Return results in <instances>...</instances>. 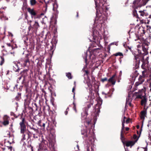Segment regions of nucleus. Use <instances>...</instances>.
Masks as SVG:
<instances>
[{
  "label": "nucleus",
  "mask_w": 151,
  "mask_h": 151,
  "mask_svg": "<svg viewBox=\"0 0 151 151\" xmlns=\"http://www.w3.org/2000/svg\"><path fill=\"white\" fill-rule=\"evenodd\" d=\"M31 129L33 130L35 132L37 133L38 132V130L37 129H36L35 128H34L33 127H32L31 128Z\"/></svg>",
  "instance_id": "31"
},
{
  "label": "nucleus",
  "mask_w": 151,
  "mask_h": 151,
  "mask_svg": "<svg viewBox=\"0 0 151 151\" xmlns=\"http://www.w3.org/2000/svg\"><path fill=\"white\" fill-rule=\"evenodd\" d=\"M135 142L133 141H129L126 142V145L127 147L131 146V147L134 145Z\"/></svg>",
  "instance_id": "9"
},
{
  "label": "nucleus",
  "mask_w": 151,
  "mask_h": 151,
  "mask_svg": "<svg viewBox=\"0 0 151 151\" xmlns=\"http://www.w3.org/2000/svg\"><path fill=\"white\" fill-rule=\"evenodd\" d=\"M45 123H43V124H42V126L44 127H45Z\"/></svg>",
  "instance_id": "47"
},
{
  "label": "nucleus",
  "mask_w": 151,
  "mask_h": 151,
  "mask_svg": "<svg viewBox=\"0 0 151 151\" xmlns=\"http://www.w3.org/2000/svg\"><path fill=\"white\" fill-rule=\"evenodd\" d=\"M27 10L32 15L35 16L36 15V13L33 9H30L29 8H28Z\"/></svg>",
  "instance_id": "8"
},
{
  "label": "nucleus",
  "mask_w": 151,
  "mask_h": 151,
  "mask_svg": "<svg viewBox=\"0 0 151 151\" xmlns=\"http://www.w3.org/2000/svg\"><path fill=\"white\" fill-rule=\"evenodd\" d=\"M83 130L81 131V134H82L84 135L86 137H90L89 134L88 135H87V133L86 132H85V133H83Z\"/></svg>",
  "instance_id": "23"
},
{
  "label": "nucleus",
  "mask_w": 151,
  "mask_h": 151,
  "mask_svg": "<svg viewBox=\"0 0 151 151\" xmlns=\"http://www.w3.org/2000/svg\"><path fill=\"white\" fill-rule=\"evenodd\" d=\"M150 91H151V88L150 89Z\"/></svg>",
  "instance_id": "64"
},
{
  "label": "nucleus",
  "mask_w": 151,
  "mask_h": 151,
  "mask_svg": "<svg viewBox=\"0 0 151 151\" xmlns=\"http://www.w3.org/2000/svg\"><path fill=\"white\" fill-rule=\"evenodd\" d=\"M144 78H143L142 75L140 76L138 78V81H140V83H142L144 82V80L143 79Z\"/></svg>",
  "instance_id": "17"
},
{
  "label": "nucleus",
  "mask_w": 151,
  "mask_h": 151,
  "mask_svg": "<svg viewBox=\"0 0 151 151\" xmlns=\"http://www.w3.org/2000/svg\"><path fill=\"white\" fill-rule=\"evenodd\" d=\"M123 55L122 53L120 52L116 53L115 54V56H123Z\"/></svg>",
  "instance_id": "24"
},
{
  "label": "nucleus",
  "mask_w": 151,
  "mask_h": 151,
  "mask_svg": "<svg viewBox=\"0 0 151 151\" xmlns=\"http://www.w3.org/2000/svg\"><path fill=\"white\" fill-rule=\"evenodd\" d=\"M29 2L31 6H34L37 3L36 0H30Z\"/></svg>",
  "instance_id": "18"
},
{
  "label": "nucleus",
  "mask_w": 151,
  "mask_h": 151,
  "mask_svg": "<svg viewBox=\"0 0 151 151\" xmlns=\"http://www.w3.org/2000/svg\"><path fill=\"white\" fill-rule=\"evenodd\" d=\"M142 83H140V81H138L136 83L135 85L136 86H137L141 84Z\"/></svg>",
  "instance_id": "35"
},
{
  "label": "nucleus",
  "mask_w": 151,
  "mask_h": 151,
  "mask_svg": "<svg viewBox=\"0 0 151 151\" xmlns=\"http://www.w3.org/2000/svg\"><path fill=\"white\" fill-rule=\"evenodd\" d=\"M145 63H143V64L142 65V68H143V69H145V67H144V64H145Z\"/></svg>",
  "instance_id": "42"
},
{
  "label": "nucleus",
  "mask_w": 151,
  "mask_h": 151,
  "mask_svg": "<svg viewBox=\"0 0 151 151\" xmlns=\"http://www.w3.org/2000/svg\"><path fill=\"white\" fill-rule=\"evenodd\" d=\"M9 71L7 70V73H6L7 74H9Z\"/></svg>",
  "instance_id": "50"
},
{
  "label": "nucleus",
  "mask_w": 151,
  "mask_h": 151,
  "mask_svg": "<svg viewBox=\"0 0 151 151\" xmlns=\"http://www.w3.org/2000/svg\"><path fill=\"white\" fill-rule=\"evenodd\" d=\"M55 6H57V7H58V5H57V4L56 3H55V4H53V10H54L55 9Z\"/></svg>",
  "instance_id": "33"
},
{
  "label": "nucleus",
  "mask_w": 151,
  "mask_h": 151,
  "mask_svg": "<svg viewBox=\"0 0 151 151\" xmlns=\"http://www.w3.org/2000/svg\"><path fill=\"white\" fill-rule=\"evenodd\" d=\"M111 45L115 44V45H118V43H117V42H114L111 43Z\"/></svg>",
  "instance_id": "40"
},
{
  "label": "nucleus",
  "mask_w": 151,
  "mask_h": 151,
  "mask_svg": "<svg viewBox=\"0 0 151 151\" xmlns=\"http://www.w3.org/2000/svg\"><path fill=\"white\" fill-rule=\"evenodd\" d=\"M66 76L69 79L72 78L71 74L70 73H67Z\"/></svg>",
  "instance_id": "21"
},
{
  "label": "nucleus",
  "mask_w": 151,
  "mask_h": 151,
  "mask_svg": "<svg viewBox=\"0 0 151 151\" xmlns=\"http://www.w3.org/2000/svg\"><path fill=\"white\" fill-rule=\"evenodd\" d=\"M142 90H143V89H142Z\"/></svg>",
  "instance_id": "63"
},
{
  "label": "nucleus",
  "mask_w": 151,
  "mask_h": 151,
  "mask_svg": "<svg viewBox=\"0 0 151 151\" xmlns=\"http://www.w3.org/2000/svg\"><path fill=\"white\" fill-rule=\"evenodd\" d=\"M22 76L20 77H19V78H18V79L19 80H20L22 78Z\"/></svg>",
  "instance_id": "44"
},
{
  "label": "nucleus",
  "mask_w": 151,
  "mask_h": 151,
  "mask_svg": "<svg viewBox=\"0 0 151 151\" xmlns=\"http://www.w3.org/2000/svg\"><path fill=\"white\" fill-rule=\"evenodd\" d=\"M126 119V117L125 116H124L123 117V120L122 121V123H124L125 121V119Z\"/></svg>",
  "instance_id": "32"
},
{
  "label": "nucleus",
  "mask_w": 151,
  "mask_h": 151,
  "mask_svg": "<svg viewBox=\"0 0 151 151\" xmlns=\"http://www.w3.org/2000/svg\"><path fill=\"white\" fill-rule=\"evenodd\" d=\"M93 101L92 99H91L90 101V103H87V106L88 108L89 109V108H90L91 106L93 105Z\"/></svg>",
  "instance_id": "19"
},
{
  "label": "nucleus",
  "mask_w": 151,
  "mask_h": 151,
  "mask_svg": "<svg viewBox=\"0 0 151 151\" xmlns=\"http://www.w3.org/2000/svg\"><path fill=\"white\" fill-rule=\"evenodd\" d=\"M26 129V127L25 125L20 126L21 133H24Z\"/></svg>",
  "instance_id": "12"
},
{
  "label": "nucleus",
  "mask_w": 151,
  "mask_h": 151,
  "mask_svg": "<svg viewBox=\"0 0 151 151\" xmlns=\"http://www.w3.org/2000/svg\"><path fill=\"white\" fill-rule=\"evenodd\" d=\"M20 74H21L22 76L24 78L25 77L27 76V71L25 70L21 72L20 73Z\"/></svg>",
  "instance_id": "10"
},
{
  "label": "nucleus",
  "mask_w": 151,
  "mask_h": 151,
  "mask_svg": "<svg viewBox=\"0 0 151 151\" xmlns=\"http://www.w3.org/2000/svg\"><path fill=\"white\" fill-rule=\"evenodd\" d=\"M65 113L66 115H67L68 114V111H65Z\"/></svg>",
  "instance_id": "45"
},
{
  "label": "nucleus",
  "mask_w": 151,
  "mask_h": 151,
  "mask_svg": "<svg viewBox=\"0 0 151 151\" xmlns=\"http://www.w3.org/2000/svg\"><path fill=\"white\" fill-rule=\"evenodd\" d=\"M29 60L28 59H27L25 60L24 61V66H26L27 65V63H29Z\"/></svg>",
  "instance_id": "27"
},
{
  "label": "nucleus",
  "mask_w": 151,
  "mask_h": 151,
  "mask_svg": "<svg viewBox=\"0 0 151 151\" xmlns=\"http://www.w3.org/2000/svg\"><path fill=\"white\" fill-rule=\"evenodd\" d=\"M85 58H84L85 59V62L86 63V64H87V52L85 53Z\"/></svg>",
  "instance_id": "29"
},
{
  "label": "nucleus",
  "mask_w": 151,
  "mask_h": 151,
  "mask_svg": "<svg viewBox=\"0 0 151 151\" xmlns=\"http://www.w3.org/2000/svg\"><path fill=\"white\" fill-rule=\"evenodd\" d=\"M43 15V14H41V15Z\"/></svg>",
  "instance_id": "59"
},
{
  "label": "nucleus",
  "mask_w": 151,
  "mask_h": 151,
  "mask_svg": "<svg viewBox=\"0 0 151 151\" xmlns=\"http://www.w3.org/2000/svg\"><path fill=\"white\" fill-rule=\"evenodd\" d=\"M142 52H141L139 49H138V52L139 54H142V55H147L148 54L147 49L143 47H142Z\"/></svg>",
  "instance_id": "4"
},
{
  "label": "nucleus",
  "mask_w": 151,
  "mask_h": 151,
  "mask_svg": "<svg viewBox=\"0 0 151 151\" xmlns=\"http://www.w3.org/2000/svg\"><path fill=\"white\" fill-rule=\"evenodd\" d=\"M129 105L130 106H131V104L130 102L127 101V100H126V106L127 105Z\"/></svg>",
  "instance_id": "28"
},
{
  "label": "nucleus",
  "mask_w": 151,
  "mask_h": 151,
  "mask_svg": "<svg viewBox=\"0 0 151 151\" xmlns=\"http://www.w3.org/2000/svg\"><path fill=\"white\" fill-rule=\"evenodd\" d=\"M137 47H141V46L140 45H138L137 46Z\"/></svg>",
  "instance_id": "51"
},
{
  "label": "nucleus",
  "mask_w": 151,
  "mask_h": 151,
  "mask_svg": "<svg viewBox=\"0 0 151 151\" xmlns=\"http://www.w3.org/2000/svg\"><path fill=\"white\" fill-rule=\"evenodd\" d=\"M77 147H78V148H79V146H78V145H77Z\"/></svg>",
  "instance_id": "58"
},
{
  "label": "nucleus",
  "mask_w": 151,
  "mask_h": 151,
  "mask_svg": "<svg viewBox=\"0 0 151 151\" xmlns=\"http://www.w3.org/2000/svg\"><path fill=\"white\" fill-rule=\"evenodd\" d=\"M3 121L1 122L0 121V122H1L2 124L4 126H6L9 124V120H10L9 117L6 115H4L3 117Z\"/></svg>",
  "instance_id": "3"
},
{
  "label": "nucleus",
  "mask_w": 151,
  "mask_h": 151,
  "mask_svg": "<svg viewBox=\"0 0 151 151\" xmlns=\"http://www.w3.org/2000/svg\"><path fill=\"white\" fill-rule=\"evenodd\" d=\"M125 129H126V131H128L129 129V128L128 127H127Z\"/></svg>",
  "instance_id": "43"
},
{
  "label": "nucleus",
  "mask_w": 151,
  "mask_h": 151,
  "mask_svg": "<svg viewBox=\"0 0 151 151\" xmlns=\"http://www.w3.org/2000/svg\"><path fill=\"white\" fill-rule=\"evenodd\" d=\"M13 69L16 72H18L19 70V69L17 64H16L15 66H14Z\"/></svg>",
  "instance_id": "16"
},
{
  "label": "nucleus",
  "mask_w": 151,
  "mask_h": 151,
  "mask_svg": "<svg viewBox=\"0 0 151 151\" xmlns=\"http://www.w3.org/2000/svg\"><path fill=\"white\" fill-rule=\"evenodd\" d=\"M85 71V72H86V73L87 74V75H88V71L87 70H86Z\"/></svg>",
  "instance_id": "46"
},
{
  "label": "nucleus",
  "mask_w": 151,
  "mask_h": 151,
  "mask_svg": "<svg viewBox=\"0 0 151 151\" xmlns=\"http://www.w3.org/2000/svg\"><path fill=\"white\" fill-rule=\"evenodd\" d=\"M31 21H30L28 22L29 25V26L28 27V31L29 32L31 30L33 33L36 32L37 29L40 27L39 23L35 21L33 25L32 26L31 23Z\"/></svg>",
  "instance_id": "2"
},
{
  "label": "nucleus",
  "mask_w": 151,
  "mask_h": 151,
  "mask_svg": "<svg viewBox=\"0 0 151 151\" xmlns=\"http://www.w3.org/2000/svg\"><path fill=\"white\" fill-rule=\"evenodd\" d=\"M36 18H40V16H38Z\"/></svg>",
  "instance_id": "49"
},
{
  "label": "nucleus",
  "mask_w": 151,
  "mask_h": 151,
  "mask_svg": "<svg viewBox=\"0 0 151 151\" xmlns=\"http://www.w3.org/2000/svg\"><path fill=\"white\" fill-rule=\"evenodd\" d=\"M147 126H148V127H149V124H148L147 125Z\"/></svg>",
  "instance_id": "61"
},
{
  "label": "nucleus",
  "mask_w": 151,
  "mask_h": 151,
  "mask_svg": "<svg viewBox=\"0 0 151 151\" xmlns=\"http://www.w3.org/2000/svg\"><path fill=\"white\" fill-rule=\"evenodd\" d=\"M137 74H136V75H135L134 77H137Z\"/></svg>",
  "instance_id": "52"
},
{
  "label": "nucleus",
  "mask_w": 151,
  "mask_h": 151,
  "mask_svg": "<svg viewBox=\"0 0 151 151\" xmlns=\"http://www.w3.org/2000/svg\"><path fill=\"white\" fill-rule=\"evenodd\" d=\"M73 105H74V106L73 107V109L75 111V112L76 113L77 112V110L76 109V104L74 102H73Z\"/></svg>",
  "instance_id": "26"
},
{
  "label": "nucleus",
  "mask_w": 151,
  "mask_h": 151,
  "mask_svg": "<svg viewBox=\"0 0 151 151\" xmlns=\"http://www.w3.org/2000/svg\"><path fill=\"white\" fill-rule=\"evenodd\" d=\"M24 121H25L24 118H22V122H21L19 123L20 126L25 125L24 124Z\"/></svg>",
  "instance_id": "20"
},
{
  "label": "nucleus",
  "mask_w": 151,
  "mask_h": 151,
  "mask_svg": "<svg viewBox=\"0 0 151 151\" xmlns=\"http://www.w3.org/2000/svg\"><path fill=\"white\" fill-rule=\"evenodd\" d=\"M24 138H23V139H23H24V137L25 135H24Z\"/></svg>",
  "instance_id": "53"
},
{
  "label": "nucleus",
  "mask_w": 151,
  "mask_h": 151,
  "mask_svg": "<svg viewBox=\"0 0 151 151\" xmlns=\"http://www.w3.org/2000/svg\"><path fill=\"white\" fill-rule=\"evenodd\" d=\"M27 7V3L26 2H24L23 4V6L22 9V10H24V9H26Z\"/></svg>",
  "instance_id": "22"
},
{
  "label": "nucleus",
  "mask_w": 151,
  "mask_h": 151,
  "mask_svg": "<svg viewBox=\"0 0 151 151\" xmlns=\"http://www.w3.org/2000/svg\"><path fill=\"white\" fill-rule=\"evenodd\" d=\"M123 132L122 131H121V138L122 139L123 138Z\"/></svg>",
  "instance_id": "37"
},
{
  "label": "nucleus",
  "mask_w": 151,
  "mask_h": 151,
  "mask_svg": "<svg viewBox=\"0 0 151 151\" xmlns=\"http://www.w3.org/2000/svg\"><path fill=\"white\" fill-rule=\"evenodd\" d=\"M136 71V72L137 73V71Z\"/></svg>",
  "instance_id": "62"
},
{
  "label": "nucleus",
  "mask_w": 151,
  "mask_h": 151,
  "mask_svg": "<svg viewBox=\"0 0 151 151\" xmlns=\"http://www.w3.org/2000/svg\"><path fill=\"white\" fill-rule=\"evenodd\" d=\"M1 59L2 60L0 64V65H2L4 63V58L2 57H1Z\"/></svg>",
  "instance_id": "30"
},
{
  "label": "nucleus",
  "mask_w": 151,
  "mask_h": 151,
  "mask_svg": "<svg viewBox=\"0 0 151 151\" xmlns=\"http://www.w3.org/2000/svg\"><path fill=\"white\" fill-rule=\"evenodd\" d=\"M96 6V16L97 17H99L98 20L100 21V23L102 24L104 22L106 19L105 18L103 19V16L102 14V11L106 8V6H104L105 3V0H94Z\"/></svg>",
  "instance_id": "1"
},
{
  "label": "nucleus",
  "mask_w": 151,
  "mask_h": 151,
  "mask_svg": "<svg viewBox=\"0 0 151 151\" xmlns=\"http://www.w3.org/2000/svg\"><path fill=\"white\" fill-rule=\"evenodd\" d=\"M115 76V75H114L108 81L109 82L111 83L113 85H114L115 84L116 82V79L114 78Z\"/></svg>",
  "instance_id": "6"
},
{
  "label": "nucleus",
  "mask_w": 151,
  "mask_h": 151,
  "mask_svg": "<svg viewBox=\"0 0 151 151\" xmlns=\"http://www.w3.org/2000/svg\"><path fill=\"white\" fill-rule=\"evenodd\" d=\"M10 34H11V36L12 37V36H13V35L12 34H11V33H10Z\"/></svg>",
  "instance_id": "54"
},
{
  "label": "nucleus",
  "mask_w": 151,
  "mask_h": 151,
  "mask_svg": "<svg viewBox=\"0 0 151 151\" xmlns=\"http://www.w3.org/2000/svg\"><path fill=\"white\" fill-rule=\"evenodd\" d=\"M77 17L78 16V13H77Z\"/></svg>",
  "instance_id": "55"
},
{
  "label": "nucleus",
  "mask_w": 151,
  "mask_h": 151,
  "mask_svg": "<svg viewBox=\"0 0 151 151\" xmlns=\"http://www.w3.org/2000/svg\"><path fill=\"white\" fill-rule=\"evenodd\" d=\"M148 71L146 70H144L142 71V76L143 78H145L146 77H147Z\"/></svg>",
  "instance_id": "11"
},
{
  "label": "nucleus",
  "mask_w": 151,
  "mask_h": 151,
  "mask_svg": "<svg viewBox=\"0 0 151 151\" xmlns=\"http://www.w3.org/2000/svg\"><path fill=\"white\" fill-rule=\"evenodd\" d=\"M11 127H12V124H11Z\"/></svg>",
  "instance_id": "57"
},
{
  "label": "nucleus",
  "mask_w": 151,
  "mask_h": 151,
  "mask_svg": "<svg viewBox=\"0 0 151 151\" xmlns=\"http://www.w3.org/2000/svg\"><path fill=\"white\" fill-rule=\"evenodd\" d=\"M1 13H2L0 11V15L1 14Z\"/></svg>",
  "instance_id": "56"
},
{
  "label": "nucleus",
  "mask_w": 151,
  "mask_h": 151,
  "mask_svg": "<svg viewBox=\"0 0 151 151\" xmlns=\"http://www.w3.org/2000/svg\"><path fill=\"white\" fill-rule=\"evenodd\" d=\"M130 119L129 118L127 119L125 121V122L126 123L128 124L129 123Z\"/></svg>",
  "instance_id": "39"
},
{
  "label": "nucleus",
  "mask_w": 151,
  "mask_h": 151,
  "mask_svg": "<svg viewBox=\"0 0 151 151\" xmlns=\"http://www.w3.org/2000/svg\"><path fill=\"white\" fill-rule=\"evenodd\" d=\"M122 129L121 131H122L123 132V130H124V123H122Z\"/></svg>",
  "instance_id": "36"
},
{
  "label": "nucleus",
  "mask_w": 151,
  "mask_h": 151,
  "mask_svg": "<svg viewBox=\"0 0 151 151\" xmlns=\"http://www.w3.org/2000/svg\"><path fill=\"white\" fill-rule=\"evenodd\" d=\"M42 149V145L41 143L39 144L38 147V151H40V150Z\"/></svg>",
  "instance_id": "25"
},
{
  "label": "nucleus",
  "mask_w": 151,
  "mask_h": 151,
  "mask_svg": "<svg viewBox=\"0 0 151 151\" xmlns=\"http://www.w3.org/2000/svg\"><path fill=\"white\" fill-rule=\"evenodd\" d=\"M107 79L106 78H103L101 80V81L103 82H104V81H107Z\"/></svg>",
  "instance_id": "34"
},
{
  "label": "nucleus",
  "mask_w": 151,
  "mask_h": 151,
  "mask_svg": "<svg viewBox=\"0 0 151 151\" xmlns=\"http://www.w3.org/2000/svg\"><path fill=\"white\" fill-rule=\"evenodd\" d=\"M75 90V87H74L72 89V92L74 93V94H75V93H74V91ZM74 96H75V95H74V96H73V97H74Z\"/></svg>",
  "instance_id": "41"
},
{
  "label": "nucleus",
  "mask_w": 151,
  "mask_h": 151,
  "mask_svg": "<svg viewBox=\"0 0 151 151\" xmlns=\"http://www.w3.org/2000/svg\"><path fill=\"white\" fill-rule=\"evenodd\" d=\"M85 115L83 116V114H81L82 115V120L85 123H86L87 124H88L89 123L87 119V114L86 112L84 113Z\"/></svg>",
  "instance_id": "5"
},
{
  "label": "nucleus",
  "mask_w": 151,
  "mask_h": 151,
  "mask_svg": "<svg viewBox=\"0 0 151 151\" xmlns=\"http://www.w3.org/2000/svg\"><path fill=\"white\" fill-rule=\"evenodd\" d=\"M75 83H76V82H74V84H75Z\"/></svg>",
  "instance_id": "60"
},
{
  "label": "nucleus",
  "mask_w": 151,
  "mask_h": 151,
  "mask_svg": "<svg viewBox=\"0 0 151 151\" xmlns=\"http://www.w3.org/2000/svg\"><path fill=\"white\" fill-rule=\"evenodd\" d=\"M147 103V99L145 98H144L141 101V104L142 105H145Z\"/></svg>",
  "instance_id": "14"
},
{
  "label": "nucleus",
  "mask_w": 151,
  "mask_h": 151,
  "mask_svg": "<svg viewBox=\"0 0 151 151\" xmlns=\"http://www.w3.org/2000/svg\"><path fill=\"white\" fill-rule=\"evenodd\" d=\"M100 102L99 103L100 105H101L102 104V101H100Z\"/></svg>",
  "instance_id": "48"
},
{
  "label": "nucleus",
  "mask_w": 151,
  "mask_h": 151,
  "mask_svg": "<svg viewBox=\"0 0 151 151\" xmlns=\"http://www.w3.org/2000/svg\"><path fill=\"white\" fill-rule=\"evenodd\" d=\"M146 114V112L145 111H142L141 113L140 117L141 119H144Z\"/></svg>",
  "instance_id": "13"
},
{
  "label": "nucleus",
  "mask_w": 151,
  "mask_h": 151,
  "mask_svg": "<svg viewBox=\"0 0 151 151\" xmlns=\"http://www.w3.org/2000/svg\"><path fill=\"white\" fill-rule=\"evenodd\" d=\"M6 44V45H7L8 46H9V47L11 46V47H12V49H13V46H11V45L10 43H7Z\"/></svg>",
  "instance_id": "38"
},
{
  "label": "nucleus",
  "mask_w": 151,
  "mask_h": 151,
  "mask_svg": "<svg viewBox=\"0 0 151 151\" xmlns=\"http://www.w3.org/2000/svg\"><path fill=\"white\" fill-rule=\"evenodd\" d=\"M139 12L140 13V16L142 17H144L145 16H146L147 14V13L144 12V10L143 11H139Z\"/></svg>",
  "instance_id": "15"
},
{
  "label": "nucleus",
  "mask_w": 151,
  "mask_h": 151,
  "mask_svg": "<svg viewBox=\"0 0 151 151\" xmlns=\"http://www.w3.org/2000/svg\"><path fill=\"white\" fill-rule=\"evenodd\" d=\"M143 57L142 58V61L143 62V63H148L149 62L148 61L149 59V56L147 55H143Z\"/></svg>",
  "instance_id": "7"
}]
</instances>
